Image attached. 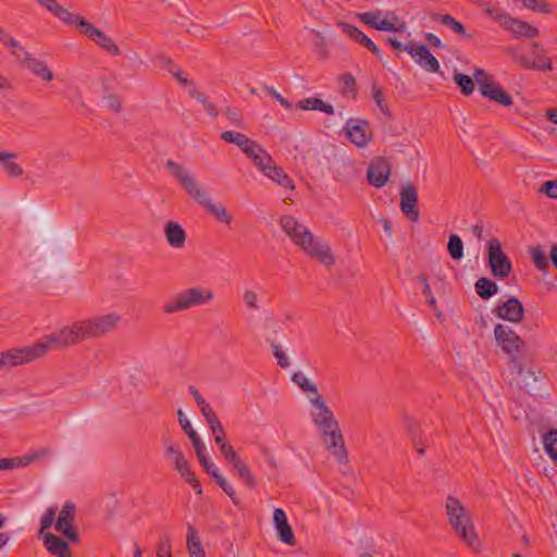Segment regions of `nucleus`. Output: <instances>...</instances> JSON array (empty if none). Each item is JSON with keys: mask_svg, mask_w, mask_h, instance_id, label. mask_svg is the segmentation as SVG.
<instances>
[{"mask_svg": "<svg viewBox=\"0 0 557 557\" xmlns=\"http://www.w3.org/2000/svg\"><path fill=\"white\" fill-rule=\"evenodd\" d=\"M48 7L46 8L49 12L60 18L62 22L69 25H76V27L81 30V22H87L84 17L70 12L67 9L63 8L58 3L57 0H47Z\"/></svg>", "mask_w": 557, "mask_h": 557, "instance_id": "nucleus-28", "label": "nucleus"}, {"mask_svg": "<svg viewBox=\"0 0 557 557\" xmlns=\"http://www.w3.org/2000/svg\"><path fill=\"white\" fill-rule=\"evenodd\" d=\"M539 193L545 194L550 199H557V180L544 182Z\"/></svg>", "mask_w": 557, "mask_h": 557, "instance_id": "nucleus-56", "label": "nucleus"}, {"mask_svg": "<svg viewBox=\"0 0 557 557\" xmlns=\"http://www.w3.org/2000/svg\"><path fill=\"white\" fill-rule=\"evenodd\" d=\"M530 255L539 270H545L548 267L546 255L541 247H532L530 249Z\"/></svg>", "mask_w": 557, "mask_h": 557, "instance_id": "nucleus-47", "label": "nucleus"}, {"mask_svg": "<svg viewBox=\"0 0 557 557\" xmlns=\"http://www.w3.org/2000/svg\"><path fill=\"white\" fill-rule=\"evenodd\" d=\"M339 26L348 37H350L351 39L356 40L357 42L369 49L377 58H381V50L379 49V47L360 29L347 23H341Z\"/></svg>", "mask_w": 557, "mask_h": 557, "instance_id": "nucleus-29", "label": "nucleus"}, {"mask_svg": "<svg viewBox=\"0 0 557 557\" xmlns=\"http://www.w3.org/2000/svg\"><path fill=\"white\" fill-rule=\"evenodd\" d=\"M178 422L184 430V432L190 437V434H197V432L193 429L189 420L186 418L182 409L177 411Z\"/></svg>", "mask_w": 557, "mask_h": 557, "instance_id": "nucleus-61", "label": "nucleus"}, {"mask_svg": "<svg viewBox=\"0 0 557 557\" xmlns=\"http://www.w3.org/2000/svg\"><path fill=\"white\" fill-rule=\"evenodd\" d=\"M420 283L422 284V294L425 296L428 305L435 312L437 318L442 317V312L437 311V304L435 297L432 295L430 284L424 275L419 277Z\"/></svg>", "mask_w": 557, "mask_h": 557, "instance_id": "nucleus-44", "label": "nucleus"}, {"mask_svg": "<svg viewBox=\"0 0 557 557\" xmlns=\"http://www.w3.org/2000/svg\"><path fill=\"white\" fill-rule=\"evenodd\" d=\"M533 60L527 58L523 54L518 53L513 48H509L507 51L510 53L512 59L521 66L525 69H533L539 71H552V62L548 57L544 53V49L539 42H533Z\"/></svg>", "mask_w": 557, "mask_h": 557, "instance_id": "nucleus-12", "label": "nucleus"}, {"mask_svg": "<svg viewBox=\"0 0 557 557\" xmlns=\"http://www.w3.org/2000/svg\"><path fill=\"white\" fill-rule=\"evenodd\" d=\"M224 115L231 125L236 126V127H244V124H245L244 117H243V114L238 110L227 108L224 111Z\"/></svg>", "mask_w": 557, "mask_h": 557, "instance_id": "nucleus-53", "label": "nucleus"}, {"mask_svg": "<svg viewBox=\"0 0 557 557\" xmlns=\"http://www.w3.org/2000/svg\"><path fill=\"white\" fill-rule=\"evenodd\" d=\"M163 232L170 247L174 249H182L185 246L187 234L177 222L168 221L164 224Z\"/></svg>", "mask_w": 557, "mask_h": 557, "instance_id": "nucleus-26", "label": "nucleus"}, {"mask_svg": "<svg viewBox=\"0 0 557 557\" xmlns=\"http://www.w3.org/2000/svg\"><path fill=\"white\" fill-rule=\"evenodd\" d=\"M527 9L535 12L548 14L552 12L550 5L544 0H521Z\"/></svg>", "mask_w": 557, "mask_h": 557, "instance_id": "nucleus-49", "label": "nucleus"}, {"mask_svg": "<svg viewBox=\"0 0 557 557\" xmlns=\"http://www.w3.org/2000/svg\"><path fill=\"white\" fill-rule=\"evenodd\" d=\"M76 507L73 503L66 502L62 507L54 528L71 542H78L79 535L75 530L73 522L75 519Z\"/></svg>", "mask_w": 557, "mask_h": 557, "instance_id": "nucleus-14", "label": "nucleus"}, {"mask_svg": "<svg viewBox=\"0 0 557 557\" xmlns=\"http://www.w3.org/2000/svg\"><path fill=\"white\" fill-rule=\"evenodd\" d=\"M334 413L325 401L311 407L310 419L312 423L333 417Z\"/></svg>", "mask_w": 557, "mask_h": 557, "instance_id": "nucleus-41", "label": "nucleus"}, {"mask_svg": "<svg viewBox=\"0 0 557 557\" xmlns=\"http://www.w3.org/2000/svg\"><path fill=\"white\" fill-rule=\"evenodd\" d=\"M391 175V165L385 158H375L371 161L367 171L369 183L376 187H383Z\"/></svg>", "mask_w": 557, "mask_h": 557, "instance_id": "nucleus-20", "label": "nucleus"}, {"mask_svg": "<svg viewBox=\"0 0 557 557\" xmlns=\"http://www.w3.org/2000/svg\"><path fill=\"white\" fill-rule=\"evenodd\" d=\"M5 47L11 49L12 55L20 63L23 62V58H25V54H29V52L26 51L25 48L22 47V45L14 38Z\"/></svg>", "mask_w": 557, "mask_h": 557, "instance_id": "nucleus-54", "label": "nucleus"}, {"mask_svg": "<svg viewBox=\"0 0 557 557\" xmlns=\"http://www.w3.org/2000/svg\"><path fill=\"white\" fill-rule=\"evenodd\" d=\"M493 314H495L498 319L509 321L512 323L521 322L524 317V308L522 302L516 298L511 297L506 301L499 302L493 310Z\"/></svg>", "mask_w": 557, "mask_h": 557, "instance_id": "nucleus-17", "label": "nucleus"}, {"mask_svg": "<svg viewBox=\"0 0 557 557\" xmlns=\"http://www.w3.org/2000/svg\"><path fill=\"white\" fill-rule=\"evenodd\" d=\"M213 298L214 294L209 288L190 287L168 299L163 304L162 310L165 314H174L196 306L206 305Z\"/></svg>", "mask_w": 557, "mask_h": 557, "instance_id": "nucleus-4", "label": "nucleus"}, {"mask_svg": "<svg viewBox=\"0 0 557 557\" xmlns=\"http://www.w3.org/2000/svg\"><path fill=\"white\" fill-rule=\"evenodd\" d=\"M189 438L195 448L197 457L200 458L202 456H206V447H205V444L202 443L201 438L199 437L198 433L190 434Z\"/></svg>", "mask_w": 557, "mask_h": 557, "instance_id": "nucleus-62", "label": "nucleus"}, {"mask_svg": "<svg viewBox=\"0 0 557 557\" xmlns=\"http://www.w3.org/2000/svg\"><path fill=\"white\" fill-rule=\"evenodd\" d=\"M189 95L190 97L195 98L196 100H198L199 102H201L205 107V110L211 114L212 116H216L218 115V112L215 110V107L213 103L209 102L207 97L201 92V91H198L197 89L193 88L189 90Z\"/></svg>", "mask_w": 557, "mask_h": 557, "instance_id": "nucleus-50", "label": "nucleus"}, {"mask_svg": "<svg viewBox=\"0 0 557 557\" xmlns=\"http://www.w3.org/2000/svg\"><path fill=\"white\" fill-rule=\"evenodd\" d=\"M342 92L345 96L356 97V79L350 73H344L338 77Z\"/></svg>", "mask_w": 557, "mask_h": 557, "instance_id": "nucleus-42", "label": "nucleus"}, {"mask_svg": "<svg viewBox=\"0 0 557 557\" xmlns=\"http://www.w3.org/2000/svg\"><path fill=\"white\" fill-rule=\"evenodd\" d=\"M273 523L276 529L278 540L284 544L294 546L296 544L295 534L283 509H274Z\"/></svg>", "mask_w": 557, "mask_h": 557, "instance_id": "nucleus-22", "label": "nucleus"}, {"mask_svg": "<svg viewBox=\"0 0 557 557\" xmlns=\"http://www.w3.org/2000/svg\"><path fill=\"white\" fill-rule=\"evenodd\" d=\"M372 97L376 106L380 108L383 114H389L387 106L384 103L385 97L383 91L375 85L372 86Z\"/></svg>", "mask_w": 557, "mask_h": 557, "instance_id": "nucleus-55", "label": "nucleus"}, {"mask_svg": "<svg viewBox=\"0 0 557 557\" xmlns=\"http://www.w3.org/2000/svg\"><path fill=\"white\" fill-rule=\"evenodd\" d=\"M485 12L491 18L498 22L503 28L508 30L513 38H535L540 34L536 27L524 21L512 17L510 14L496 7L486 5Z\"/></svg>", "mask_w": 557, "mask_h": 557, "instance_id": "nucleus-6", "label": "nucleus"}, {"mask_svg": "<svg viewBox=\"0 0 557 557\" xmlns=\"http://www.w3.org/2000/svg\"><path fill=\"white\" fill-rule=\"evenodd\" d=\"M157 557H172V542L169 535H163L158 544Z\"/></svg>", "mask_w": 557, "mask_h": 557, "instance_id": "nucleus-52", "label": "nucleus"}, {"mask_svg": "<svg viewBox=\"0 0 557 557\" xmlns=\"http://www.w3.org/2000/svg\"><path fill=\"white\" fill-rule=\"evenodd\" d=\"M273 356L276 359L277 364L282 369H286L290 366V361L288 356L285 354V351L282 349V347L278 344L272 343L271 344Z\"/></svg>", "mask_w": 557, "mask_h": 557, "instance_id": "nucleus-51", "label": "nucleus"}, {"mask_svg": "<svg viewBox=\"0 0 557 557\" xmlns=\"http://www.w3.org/2000/svg\"><path fill=\"white\" fill-rule=\"evenodd\" d=\"M213 479L216 484L227 494V496L233 500L234 504H238L235 491L233 486L227 482V480L222 476L220 473H213Z\"/></svg>", "mask_w": 557, "mask_h": 557, "instance_id": "nucleus-48", "label": "nucleus"}, {"mask_svg": "<svg viewBox=\"0 0 557 557\" xmlns=\"http://www.w3.org/2000/svg\"><path fill=\"white\" fill-rule=\"evenodd\" d=\"M437 20L447 28L451 29L454 33L458 35H466V29L463 25L455 20L451 15H438Z\"/></svg>", "mask_w": 557, "mask_h": 557, "instance_id": "nucleus-45", "label": "nucleus"}, {"mask_svg": "<svg viewBox=\"0 0 557 557\" xmlns=\"http://www.w3.org/2000/svg\"><path fill=\"white\" fill-rule=\"evenodd\" d=\"M219 447L226 461L232 463L233 468L237 471L240 480H243L248 487L253 488L256 486V479L249 467L236 454L233 446L224 442L220 444Z\"/></svg>", "mask_w": 557, "mask_h": 557, "instance_id": "nucleus-15", "label": "nucleus"}, {"mask_svg": "<svg viewBox=\"0 0 557 557\" xmlns=\"http://www.w3.org/2000/svg\"><path fill=\"white\" fill-rule=\"evenodd\" d=\"M81 32L90 38L101 49L106 50L111 55H120L121 50L116 44L107 36L101 29L96 28L89 22H81Z\"/></svg>", "mask_w": 557, "mask_h": 557, "instance_id": "nucleus-18", "label": "nucleus"}, {"mask_svg": "<svg viewBox=\"0 0 557 557\" xmlns=\"http://www.w3.org/2000/svg\"><path fill=\"white\" fill-rule=\"evenodd\" d=\"M310 258L318 260L326 267L335 263V257L327 243L309 232L298 245Z\"/></svg>", "mask_w": 557, "mask_h": 557, "instance_id": "nucleus-11", "label": "nucleus"}, {"mask_svg": "<svg viewBox=\"0 0 557 557\" xmlns=\"http://www.w3.org/2000/svg\"><path fill=\"white\" fill-rule=\"evenodd\" d=\"M169 63V71L170 73L183 85V86H190L191 82L187 79L184 72L176 67L171 61H168Z\"/></svg>", "mask_w": 557, "mask_h": 557, "instance_id": "nucleus-59", "label": "nucleus"}, {"mask_svg": "<svg viewBox=\"0 0 557 557\" xmlns=\"http://www.w3.org/2000/svg\"><path fill=\"white\" fill-rule=\"evenodd\" d=\"M280 224L285 234L294 242L296 246L305 238L310 232L304 224L292 215H283Z\"/></svg>", "mask_w": 557, "mask_h": 557, "instance_id": "nucleus-23", "label": "nucleus"}, {"mask_svg": "<svg viewBox=\"0 0 557 557\" xmlns=\"http://www.w3.org/2000/svg\"><path fill=\"white\" fill-rule=\"evenodd\" d=\"M260 172H265L267 166L273 161L272 157L258 144L245 153Z\"/></svg>", "mask_w": 557, "mask_h": 557, "instance_id": "nucleus-30", "label": "nucleus"}, {"mask_svg": "<svg viewBox=\"0 0 557 557\" xmlns=\"http://www.w3.org/2000/svg\"><path fill=\"white\" fill-rule=\"evenodd\" d=\"M264 89L270 96H272L284 108H286V109L292 108V103L286 98H284L280 92H277L273 87L265 86Z\"/></svg>", "mask_w": 557, "mask_h": 557, "instance_id": "nucleus-64", "label": "nucleus"}, {"mask_svg": "<svg viewBox=\"0 0 557 557\" xmlns=\"http://www.w3.org/2000/svg\"><path fill=\"white\" fill-rule=\"evenodd\" d=\"M221 139L225 143L233 144L237 146L242 152L245 154L256 143L248 136H246L243 133L235 132V131H224L221 134Z\"/></svg>", "mask_w": 557, "mask_h": 557, "instance_id": "nucleus-32", "label": "nucleus"}, {"mask_svg": "<svg viewBox=\"0 0 557 557\" xmlns=\"http://www.w3.org/2000/svg\"><path fill=\"white\" fill-rule=\"evenodd\" d=\"M174 467L175 469L180 472V474L186 480L187 483H189L196 491L197 493H201V487H200V483L199 481L197 480L195 473L191 471L187 460L185 459L184 455H182L181 457L176 458V460H174Z\"/></svg>", "mask_w": 557, "mask_h": 557, "instance_id": "nucleus-33", "label": "nucleus"}, {"mask_svg": "<svg viewBox=\"0 0 557 557\" xmlns=\"http://www.w3.org/2000/svg\"><path fill=\"white\" fill-rule=\"evenodd\" d=\"M263 175H265L271 181L275 182L276 184L283 186L287 189H295V184L293 183L292 178L284 172V170L275 164L274 161H272L268 166L265 172H262Z\"/></svg>", "mask_w": 557, "mask_h": 557, "instance_id": "nucleus-31", "label": "nucleus"}, {"mask_svg": "<svg viewBox=\"0 0 557 557\" xmlns=\"http://www.w3.org/2000/svg\"><path fill=\"white\" fill-rule=\"evenodd\" d=\"M447 250L454 260H461L463 258V243L458 235L453 234L449 236Z\"/></svg>", "mask_w": 557, "mask_h": 557, "instance_id": "nucleus-39", "label": "nucleus"}, {"mask_svg": "<svg viewBox=\"0 0 557 557\" xmlns=\"http://www.w3.org/2000/svg\"><path fill=\"white\" fill-rule=\"evenodd\" d=\"M404 51L409 53L414 62L430 73L440 71L437 59L429 51V49L416 41L405 44Z\"/></svg>", "mask_w": 557, "mask_h": 557, "instance_id": "nucleus-13", "label": "nucleus"}, {"mask_svg": "<svg viewBox=\"0 0 557 557\" xmlns=\"http://www.w3.org/2000/svg\"><path fill=\"white\" fill-rule=\"evenodd\" d=\"M445 512L451 529L471 549L480 552L481 542L471 517L461 502L457 497L448 495L445 500Z\"/></svg>", "mask_w": 557, "mask_h": 557, "instance_id": "nucleus-3", "label": "nucleus"}, {"mask_svg": "<svg viewBox=\"0 0 557 557\" xmlns=\"http://www.w3.org/2000/svg\"><path fill=\"white\" fill-rule=\"evenodd\" d=\"M165 168L171 172L172 176L176 180L185 193L195 202L202 207L208 214L213 216L221 224H232L233 216L227 211L226 207L221 202L213 201L209 191L201 186V184L186 166L173 160H168Z\"/></svg>", "mask_w": 557, "mask_h": 557, "instance_id": "nucleus-2", "label": "nucleus"}, {"mask_svg": "<svg viewBox=\"0 0 557 557\" xmlns=\"http://www.w3.org/2000/svg\"><path fill=\"white\" fill-rule=\"evenodd\" d=\"M357 16L362 23L376 30L400 33L406 29L405 22L400 21L394 12H386L385 18H382L381 10L359 13Z\"/></svg>", "mask_w": 557, "mask_h": 557, "instance_id": "nucleus-9", "label": "nucleus"}, {"mask_svg": "<svg viewBox=\"0 0 557 557\" xmlns=\"http://www.w3.org/2000/svg\"><path fill=\"white\" fill-rule=\"evenodd\" d=\"M543 444L547 455L557 461V430L548 431L543 437Z\"/></svg>", "mask_w": 557, "mask_h": 557, "instance_id": "nucleus-40", "label": "nucleus"}, {"mask_svg": "<svg viewBox=\"0 0 557 557\" xmlns=\"http://www.w3.org/2000/svg\"><path fill=\"white\" fill-rule=\"evenodd\" d=\"M199 409L203 418L206 419L208 425L219 420L208 403H205L203 405L199 406Z\"/></svg>", "mask_w": 557, "mask_h": 557, "instance_id": "nucleus-63", "label": "nucleus"}, {"mask_svg": "<svg viewBox=\"0 0 557 557\" xmlns=\"http://www.w3.org/2000/svg\"><path fill=\"white\" fill-rule=\"evenodd\" d=\"M242 300L247 311L258 312L261 310V296L252 288H245L242 293Z\"/></svg>", "mask_w": 557, "mask_h": 557, "instance_id": "nucleus-37", "label": "nucleus"}, {"mask_svg": "<svg viewBox=\"0 0 557 557\" xmlns=\"http://www.w3.org/2000/svg\"><path fill=\"white\" fill-rule=\"evenodd\" d=\"M21 64L25 66L33 75L47 83L54 78V75L49 69L48 64L45 61L35 58L30 53L25 54V58H23V62Z\"/></svg>", "mask_w": 557, "mask_h": 557, "instance_id": "nucleus-25", "label": "nucleus"}, {"mask_svg": "<svg viewBox=\"0 0 557 557\" xmlns=\"http://www.w3.org/2000/svg\"><path fill=\"white\" fill-rule=\"evenodd\" d=\"M417 205V188L410 183L403 185L400 190V210L410 221L416 222L419 219V210Z\"/></svg>", "mask_w": 557, "mask_h": 557, "instance_id": "nucleus-19", "label": "nucleus"}, {"mask_svg": "<svg viewBox=\"0 0 557 557\" xmlns=\"http://www.w3.org/2000/svg\"><path fill=\"white\" fill-rule=\"evenodd\" d=\"M327 450L339 463L348 462V455L345 447L339 423L335 416L313 423Z\"/></svg>", "mask_w": 557, "mask_h": 557, "instance_id": "nucleus-5", "label": "nucleus"}, {"mask_svg": "<svg viewBox=\"0 0 557 557\" xmlns=\"http://www.w3.org/2000/svg\"><path fill=\"white\" fill-rule=\"evenodd\" d=\"M494 335L497 344L511 358L512 368L518 375H522L523 368L518 359V354L523 348V341L517 333L509 326L497 324L494 329Z\"/></svg>", "mask_w": 557, "mask_h": 557, "instance_id": "nucleus-7", "label": "nucleus"}, {"mask_svg": "<svg viewBox=\"0 0 557 557\" xmlns=\"http://www.w3.org/2000/svg\"><path fill=\"white\" fill-rule=\"evenodd\" d=\"M310 258L318 260L326 267L335 263V257L327 243L309 232L298 245Z\"/></svg>", "mask_w": 557, "mask_h": 557, "instance_id": "nucleus-10", "label": "nucleus"}, {"mask_svg": "<svg viewBox=\"0 0 557 557\" xmlns=\"http://www.w3.org/2000/svg\"><path fill=\"white\" fill-rule=\"evenodd\" d=\"M121 322L116 313L95 315L77 320L44 337L42 341L24 347L0 352V368H12L42 357L51 348H65L85 339H96L114 332Z\"/></svg>", "mask_w": 557, "mask_h": 557, "instance_id": "nucleus-1", "label": "nucleus"}, {"mask_svg": "<svg viewBox=\"0 0 557 557\" xmlns=\"http://www.w3.org/2000/svg\"><path fill=\"white\" fill-rule=\"evenodd\" d=\"M209 428L214 435V442L218 445L223 444L225 442V431L220 420H216L215 422L211 423Z\"/></svg>", "mask_w": 557, "mask_h": 557, "instance_id": "nucleus-57", "label": "nucleus"}, {"mask_svg": "<svg viewBox=\"0 0 557 557\" xmlns=\"http://www.w3.org/2000/svg\"><path fill=\"white\" fill-rule=\"evenodd\" d=\"M474 288L476 294L484 300L490 299L498 292V285L487 277L479 278L474 284Z\"/></svg>", "mask_w": 557, "mask_h": 557, "instance_id": "nucleus-36", "label": "nucleus"}, {"mask_svg": "<svg viewBox=\"0 0 557 557\" xmlns=\"http://www.w3.org/2000/svg\"><path fill=\"white\" fill-rule=\"evenodd\" d=\"M311 32L314 36L312 39L314 53L317 54V57L319 59L326 60L330 55V50L327 47L326 39L320 33H318L313 29Z\"/></svg>", "mask_w": 557, "mask_h": 557, "instance_id": "nucleus-38", "label": "nucleus"}, {"mask_svg": "<svg viewBox=\"0 0 557 557\" xmlns=\"http://www.w3.org/2000/svg\"><path fill=\"white\" fill-rule=\"evenodd\" d=\"M2 158L4 160L0 161V163L3 165V169H4L5 173L8 174V176L13 177V178H18V177L23 176V174H24L23 168L14 161L17 158V153L3 151Z\"/></svg>", "mask_w": 557, "mask_h": 557, "instance_id": "nucleus-34", "label": "nucleus"}, {"mask_svg": "<svg viewBox=\"0 0 557 557\" xmlns=\"http://www.w3.org/2000/svg\"><path fill=\"white\" fill-rule=\"evenodd\" d=\"M487 256L492 275L498 280L507 278L512 272V262L504 252L502 244L497 238L488 240Z\"/></svg>", "mask_w": 557, "mask_h": 557, "instance_id": "nucleus-8", "label": "nucleus"}, {"mask_svg": "<svg viewBox=\"0 0 557 557\" xmlns=\"http://www.w3.org/2000/svg\"><path fill=\"white\" fill-rule=\"evenodd\" d=\"M454 82L459 86L461 94L469 96L474 90V81L461 73H456L453 77Z\"/></svg>", "mask_w": 557, "mask_h": 557, "instance_id": "nucleus-43", "label": "nucleus"}, {"mask_svg": "<svg viewBox=\"0 0 557 557\" xmlns=\"http://www.w3.org/2000/svg\"><path fill=\"white\" fill-rule=\"evenodd\" d=\"M55 513H57L55 508L47 509L45 515L41 517V521H40V531L41 532L46 529H49L53 524L54 519H55Z\"/></svg>", "mask_w": 557, "mask_h": 557, "instance_id": "nucleus-58", "label": "nucleus"}, {"mask_svg": "<svg viewBox=\"0 0 557 557\" xmlns=\"http://www.w3.org/2000/svg\"><path fill=\"white\" fill-rule=\"evenodd\" d=\"M297 108L301 110H318L330 115L334 114V108L330 103H326L322 99L314 97L299 101L297 103Z\"/></svg>", "mask_w": 557, "mask_h": 557, "instance_id": "nucleus-35", "label": "nucleus"}, {"mask_svg": "<svg viewBox=\"0 0 557 557\" xmlns=\"http://www.w3.org/2000/svg\"><path fill=\"white\" fill-rule=\"evenodd\" d=\"M51 455L49 448H42L25 456L15 458H0V470H9L15 468H24L30 463L47 458Z\"/></svg>", "mask_w": 557, "mask_h": 557, "instance_id": "nucleus-21", "label": "nucleus"}, {"mask_svg": "<svg viewBox=\"0 0 557 557\" xmlns=\"http://www.w3.org/2000/svg\"><path fill=\"white\" fill-rule=\"evenodd\" d=\"M347 138L358 147H364L372 138L370 125L366 120L349 119L345 124Z\"/></svg>", "mask_w": 557, "mask_h": 557, "instance_id": "nucleus-16", "label": "nucleus"}, {"mask_svg": "<svg viewBox=\"0 0 557 557\" xmlns=\"http://www.w3.org/2000/svg\"><path fill=\"white\" fill-rule=\"evenodd\" d=\"M292 382L296 384L302 393H307L309 389L314 387L317 384L308 379L301 371H297L292 376Z\"/></svg>", "mask_w": 557, "mask_h": 557, "instance_id": "nucleus-46", "label": "nucleus"}, {"mask_svg": "<svg viewBox=\"0 0 557 557\" xmlns=\"http://www.w3.org/2000/svg\"><path fill=\"white\" fill-rule=\"evenodd\" d=\"M480 92L485 98L503 107H510L512 104L511 96L495 81L488 84H480Z\"/></svg>", "mask_w": 557, "mask_h": 557, "instance_id": "nucleus-24", "label": "nucleus"}, {"mask_svg": "<svg viewBox=\"0 0 557 557\" xmlns=\"http://www.w3.org/2000/svg\"><path fill=\"white\" fill-rule=\"evenodd\" d=\"M311 405V407L317 406L320 403L325 401L323 396L320 394L318 386L315 385L311 389H309L307 393H304Z\"/></svg>", "mask_w": 557, "mask_h": 557, "instance_id": "nucleus-60", "label": "nucleus"}, {"mask_svg": "<svg viewBox=\"0 0 557 557\" xmlns=\"http://www.w3.org/2000/svg\"><path fill=\"white\" fill-rule=\"evenodd\" d=\"M44 545L46 549L55 557H72L69 544L55 534H44Z\"/></svg>", "mask_w": 557, "mask_h": 557, "instance_id": "nucleus-27", "label": "nucleus"}]
</instances>
